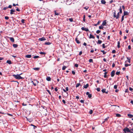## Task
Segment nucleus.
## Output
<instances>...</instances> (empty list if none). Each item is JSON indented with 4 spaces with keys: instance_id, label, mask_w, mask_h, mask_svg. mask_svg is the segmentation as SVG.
I'll return each instance as SVG.
<instances>
[{
    "instance_id": "nucleus-1",
    "label": "nucleus",
    "mask_w": 133,
    "mask_h": 133,
    "mask_svg": "<svg viewBox=\"0 0 133 133\" xmlns=\"http://www.w3.org/2000/svg\"><path fill=\"white\" fill-rule=\"evenodd\" d=\"M1 105L2 107V108L1 109V114H6V112L5 111V109L7 108V103L6 102H4L3 103H2Z\"/></svg>"
},
{
    "instance_id": "nucleus-2",
    "label": "nucleus",
    "mask_w": 133,
    "mask_h": 133,
    "mask_svg": "<svg viewBox=\"0 0 133 133\" xmlns=\"http://www.w3.org/2000/svg\"><path fill=\"white\" fill-rule=\"evenodd\" d=\"M21 74H17V75H13V76L16 79H22L23 78V77H22L20 75Z\"/></svg>"
},
{
    "instance_id": "nucleus-3",
    "label": "nucleus",
    "mask_w": 133,
    "mask_h": 133,
    "mask_svg": "<svg viewBox=\"0 0 133 133\" xmlns=\"http://www.w3.org/2000/svg\"><path fill=\"white\" fill-rule=\"evenodd\" d=\"M123 130L125 133H126V132H130L131 133H133V132L131 131V130H130V129L129 128H128L126 127L124 128V129Z\"/></svg>"
},
{
    "instance_id": "nucleus-4",
    "label": "nucleus",
    "mask_w": 133,
    "mask_h": 133,
    "mask_svg": "<svg viewBox=\"0 0 133 133\" xmlns=\"http://www.w3.org/2000/svg\"><path fill=\"white\" fill-rule=\"evenodd\" d=\"M81 29L84 31H89V30L87 28H85L83 27H82L81 28Z\"/></svg>"
},
{
    "instance_id": "nucleus-5",
    "label": "nucleus",
    "mask_w": 133,
    "mask_h": 133,
    "mask_svg": "<svg viewBox=\"0 0 133 133\" xmlns=\"http://www.w3.org/2000/svg\"><path fill=\"white\" fill-rule=\"evenodd\" d=\"M115 71L113 70L111 72V77H113L115 75Z\"/></svg>"
},
{
    "instance_id": "nucleus-6",
    "label": "nucleus",
    "mask_w": 133,
    "mask_h": 133,
    "mask_svg": "<svg viewBox=\"0 0 133 133\" xmlns=\"http://www.w3.org/2000/svg\"><path fill=\"white\" fill-rule=\"evenodd\" d=\"M8 38L10 39V41L12 42H14L15 40L14 38L13 37H8Z\"/></svg>"
},
{
    "instance_id": "nucleus-7",
    "label": "nucleus",
    "mask_w": 133,
    "mask_h": 133,
    "mask_svg": "<svg viewBox=\"0 0 133 133\" xmlns=\"http://www.w3.org/2000/svg\"><path fill=\"white\" fill-rule=\"evenodd\" d=\"M15 9H12L10 10V14L11 15L13 14V12H15Z\"/></svg>"
},
{
    "instance_id": "nucleus-8",
    "label": "nucleus",
    "mask_w": 133,
    "mask_h": 133,
    "mask_svg": "<svg viewBox=\"0 0 133 133\" xmlns=\"http://www.w3.org/2000/svg\"><path fill=\"white\" fill-rule=\"evenodd\" d=\"M119 14H120V13L119 12H118L117 15H116V17H115V18L116 19H118V18H119Z\"/></svg>"
},
{
    "instance_id": "nucleus-9",
    "label": "nucleus",
    "mask_w": 133,
    "mask_h": 133,
    "mask_svg": "<svg viewBox=\"0 0 133 133\" xmlns=\"http://www.w3.org/2000/svg\"><path fill=\"white\" fill-rule=\"evenodd\" d=\"M106 20H105L103 22L102 25L104 26L106 25Z\"/></svg>"
},
{
    "instance_id": "nucleus-10",
    "label": "nucleus",
    "mask_w": 133,
    "mask_h": 133,
    "mask_svg": "<svg viewBox=\"0 0 133 133\" xmlns=\"http://www.w3.org/2000/svg\"><path fill=\"white\" fill-rule=\"evenodd\" d=\"M39 40L40 41H42L46 40V39L44 37H43L42 38H39Z\"/></svg>"
},
{
    "instance_id": "nucleus-11",
    "label": "nucleus",
    "mask_w": 133,
    "mask_h": 133,
    "mask_svg": "<svg viewBox=\"0 0 133 133\" xmlns=\"http://www.w3.org/2000/svg\"><path fill=\"white\" fill-rule=\"evenodd\" d=\"M75 41H76V43L78 44H79L80 43V42L79 41L78 39L77 38H76L75 39Z\"/></svg>"
},
{
    "instance_id": "nucleus-12",
    "label": "nucleus",
    "mask_w": 133,
    "mask_h": 133,
    "mask_svg": "<svg viewBox=\"0 0 133 133\" xmlns=\"http://www.w3.org/2000/svg\"><path fill=\"white\" fill-rule=\"evenodd\" d=\"M63 90L64 92H66V91H68L69 90L68 87H66V90H65L64 89H63Z\"/></svg>"
},
{
    "instance_id": "nucleus-13",
    "label": "nucleus",
    "mask_w": 133,
    "mask_h": 133,
    "mask_svg": "<svg viewBox=\"0 0 133 133\" xmlns=\"http://www.w3.org/2000/svg\"><path fill=\"white\" fill-rule=\"evenodd\" d=\"M31 57V55H26L25 56V57L26 58H30Z\"/></svg>"
},
{
    "instance_id": "nucleus-14",
    "label": "nucleus",
    "mask_w": 133,
    "mask_h": 133,
    "mask_svg": "<svg viewBox=\"0 0 133 133\" xmlns=\"http://www.w3.org/2000/svg\"><path fill=\"white\" fill-rule=\"evenodd\" d=\"M123 14L124 16L128 15V12L127 11H124Z\"/></svg>"
},
{
    "instance_id": "nucleus-15",
    "label": "nucleus",
    "mask_w": 133,
    "mask_h": 133,
    "mask_svg": "<svg viewBox=\"0 0 133 133\" xmlns=\"http://www.w3.org/2000/svg\"><path fill=\"white\" fill-rule=\"evenodd\" d=\"M54 14L56 15H58L60 14V13H59L57 12L56 10L54 11Z\"/></svg>"
},
{
    "instance_id": "nucleus-16",
    "label": "nucleus",
    "mask_w": 133,
    "mask_h": 133,
    "mask_svg": "<svg viewBox=\"0 0 133 133\" xmlns=\"http://www.w3.org/2000/svg\"><path fill=\"white\" fill-rule=\"evenodd\" d=\"M114 12L113 13V16L114 18H115L116 17V11L115 10H114Z\"/></svg>"
},
{
    "instance_id": "nucleus-17",
    "label": "nucleus",
    "mask_w": 133,
    "mask_h": 133,
    "mask_svg": "<svg viewBox=\"0 0 133 133\" xmlns=\"http://www.w3.org/2000/svg\"><path fill=\"white\" fill-rule=\"evenodd\" d=\"M95 38L94 36L91 34H90V35L89 38H94V39Z\"/></svg>"
},
{
    "instance_id": "nucleus-18",
    "label": "nucleus",
    "mask_w": 133,
    "mask_h": 133,
    "mask_svg": "<svg viewBox=\"0 0 133 133\" xmlns=\"http://www.w3.org/2000/svg\"><path fill=\"white\" fill-rule=\"evenodd\" d=\"M46 80L48 81H50L51 80V78L49 77H47L46 78Z\"/></svg>"
},
{
    "instance_id": "nucleus-19",
    "label": "nucleus",
    "mask_w": 133,
    "mask_h": 133,
    "mask_svg": "<svg viewBox=\"0 0 133 133\" xmlns=\"http://www.w3.org/2000/svg\"><path fill=\"white\" fill-rule=\"evenodd\" d=\"M89 85L88 84H87L86 85H84L83 86L84 88L86 89L89 87Z\"/></svg>"
},
{
    "instance_id": "nucleus-20",
    "label": "nucleus",
    "mask_w": 133,
    "mask_h": 133,
    "mask_svg": "<svg viewBox=\"0 0 133 133\" xmlns=\"http://www.w3.org/2000/svg\"><path fill=\"white\" fill-rule=\"evenodd\" d=\"M101 3L103 4H105L106 3V2L104 0H101Z\"/></svg>"
},
{
    "instance_id": "nucleus-21",
    "label": "nucleus",
    "mask_w": 133,
    "mask_h": 133,
    "mask_svg": "<svg viewBox=\"0 0 133 133\" xmlns=\"http://www.w3.org/2000/svg\"><path fill=\"white\" fill-rule=\"evenodd\" d=\"M108 73L107 72H105L104 73V78H106L107 77V74Z\"/></svg>"
},
{
    "instance_id": "nucleus-22",
    "label": "nucleus",
    "mask_w": 133,
    "mask_h": 133,
    "mask_svg": "<svg viewBox=\"0 0 133 133\" xmlns=\"http://www.w3.org/2000/svg\"><path fill=\"white\" fill-rule=\"evenodd\" d=\"M119 10V12L120 14H122V9L121 6H120Z\"/></svg>"
},
{
    "instance_id": "nucleus-23",
    "label": "nucleus",
    "mask_w": 133,
    "mask_h": 133,
    "mask_svg": "<svg viewBox=\"0 0 133 133\" xmlns=\"http://www.w3.org/2000/svg\"><path fill=\"white\" fill-rule=\"evenodd\" d=\"M6 63L10 64H12V62L10 60L7 61Z\"/></svg>"
},
{
    "instance_id": "nucleus-24",
    "label": "nucleus",
    "mask_w": 133,
    "mask_h": 133,
    "mask_svg": "<svg viewBox=\"0 0 133 133\" xmlns=\"http://www.w3.org/2000/svg\"><path fill=\"white\" fill-rule=\"evenodd\" d=\"M13 46L15 48H16L17 47L18 45L17 44H13Z\"/></svg>"
},
{
    "instance_id": "nucleus-25",
    "label": "nucleus",
    "mask_w": 133,
    "mask_h": 133,
    "mask_svg": "<svg viewBox=\"0 0 133 133\" xmlns=\"http://www.w3.org/2000/svg\"><path fill=\"white\" fill-rule=\"evenodd\" d=\"M68 19L69 20L70 22H72L73 21V19L72 18H70L68 19L67 18L66 19V20L68 21Z\"/></svg>"
},
{
    "instance_id": "nucleus-26",
    "label": "nucleus",
    "mask_w": 133,
    "mask_h": 133,
    "mask_svg": "<svg viewBox=\"0 0 133 133\" xmlns=\"http://www.w3.org/2000/svg\"><path fill=\"white\" fill-rule=\"evenodd\" d=\"M120 42L119 41H118L117 42V47L118 48H120Z\"/></svg>"
},
{
    "instance_id": "nucleus-27",
    "label": "nucleus",
    "mask_w": 133,
    "mask_h": 133,
    "mask_svg": "<svg viewBox=\"0 0 133 133\" xmlns=\"http://www.w3.org/2000/svg\"><path fill=\"white\" fill-rule=\"evenodd\" d=\"M128 116L130 118H131L133 117V115L130 114H128Z\"/></svg>"
},
{
    "instance_id": "nucleus-28",
    "label": "nucleus",
    "mask_w": 133,
    "mask_h": 133,
    "mask_svg": "<svg viewBox=\"0 0 133 133\" xmlns=\"http://www.w3.org/2000/svg\"><path fill=\"white\" fill-rule=\"evenodd\" d=\"M103 26L101 25V26H99V29H102L103 30Z\"/></svg>"
},
{
    "instance_id": "nucleus-29",
    "label": "nucleus",
    "mask_w": 133,
    "mask_h": 133,
    "mask_svg": "<svg viewBox=\"0 0 133 133\" xmlns=\"http://www.w3.org/2000/svg\"><path fill=\"white\" fill-rule=\"evenodd\" d=\"M40 68H33V69L37 71H38L39 69Z\"/></svg>"
},
{
    "instance_id": "nucleus-30",
    "label": "nucleus",
    "mask_w": 133,
    "mask_h": 133,
    "mask_svg": "<svg viewBox=\"0 0 133 133\" xmlns=\"http://www.w3.org/2000/svg\"><path fill=\"white\" fill-rule=\"evenodd\" d=\"M100 22H101L100 21H99L97 23V24H95L94 25V26H97V25L99 24V23H100Z\"/></svg>"
},
{
    "instance_id": "nucleus-31",
    "label": "nucleus",
    "mask_w": 133,
    "mask_h": 133,
    "mask_svg": "<svg viewBox=\"0 0 133 133\" xmlns=\"http://www.w3.org/2000/svg\"><path fill=\"white\" fill-rule=\"evenodd\" d=\"M102 42V41L100 40H98V41L97 43L98 44H100Z\"/></svg>"
},
{
    "instance_id": "nucleus-32",
    "label": "nucleus",
    "mask_w": 133,
    "mask_h": 133,
    "mask_svg": "<svg viewBox=\"0 0 133 133\" xmlns=\"http://www.w3.org/2000/svg\"><path fill=\"white\" fill-rule=\"evenodd\" d=\"M116 116L118 117H120L121 116V115L118 114H116Z\"/></svg>"
},
{
    "instance_id": "nucleus-33",
    "label": "nucleus",
    "mask_w": 133,
    "mask_h": 133,
    "mask_svg": "<svg viewBox=\"0 0 133 133\" xmlns=\"http://www.w3.org/2000/svg\"><path fill=\"white\" fill-rule=\"evenodd\" d=\"M67 68V67L66 66H63V67H62V70H64L65 69Z\"/></svg>"
},
{
    "instance_id": "nucleus-34",
    "label": "nucleus",
    "mask_w": 133,
    "mask_h": 133,
    "mask_svg": "<svg viewBox=\"0 0 133 133\" xmlns=\"http://www.w3.org/2000/svg\"><path fill=\"white\" fill-rule=\"evenodd\" d=\"M51 43L50 42H46L45 43V45H50Z\"/></svg>"
},
{
    "instance_id": "nucleus-35",
    "label": "nucleus",
    "mask_w": 133,
    "mask_h": 133,
    "mask_svg": "<svg viewBox=\"0 0 133 133\" xmlns=\"http://www.w3.org/2000/svg\"><path fill=\"white\" fill-rule=\"evenodd\" d=\"M89 61L90 63H93V60L92 59H90L89 60Z\"/></svg>"
},
{
    "instance_id": "nucleus-36",
    "label": "nucleus",
    "mask_w": 133,
    "mask_h": 133,
    "mask_svg": "<svg viewBox=\"0 0 133 133\" xmlns=\"http://www.w3.org/2000/svg\"><path fill=\"white\" fill-rule=\"evenodd\" d=\"M127 58L128 60V62L129 63H130V59H131L130 58H129L128 57H127Z\"/></svg>"
},
{
    "instance_id": "nucleus-37",
    "label": "nucleus",
    "mask_w": 133,
    "mask_h": 133,
    "mask_svg": "<svg viewBox=\"0 0 133 133\" xmlns=\"http://www.w3.org/2000/svg\"><path fill=\"white\" fill-rule=\"evenodd\" d=\"M80 85V83H77L76 84V87L77 88Z\"/></svg>"
},
{
    "instance_id": "nucleus-38",
    "label": "nucleus",
    "mask_w": 133,
    "mask_h": 133,
    "mask_svg": "<svg viewBox=\"0 0 133 133\" xmlns=\"http://www.w3.org/2000/svg\"><path fill=\"white\" fill-rule=\"evenodd\" d=\"M106 90V89H103L102 90V91L103 93H105V92Z\"/></svg>"
},
{
    "instance_id": "nucleus-39",
    "label": "nucleus",
    "mask_w": 133,
    "mask_h": 133,
    "mask_svg": "<svg viewBox=\"0 0 133 133\" xmlns=\"http://www.w3.org/2000/svg\"><path fill=\"white\" fill-rule=\"evenodd\" d=\"M39 53L41 55H45L46 54V53L45 52H40Z\"/></svg>"
},
{
    "instance_id": "nucleus-40",
    "label": "nucleus",
    "mask_w": 133,
    "mask_h": 133,
    "mask_svg": "<svg viewBox=\"0 0 133 133\" xmlns=\"http://www.w3.org/2000/svg\"><path fill=\"white\" fill-rule=\"evenodd\" d=\"M88 8H89V7L88 6H86L85 7H84V9H86V10L88 9Z\"/></svg>"
},
{
    "instance_id": "nucleus-41",
    "label": "nucleus",
    "mask_w": 133,
    "mask_h": 133,
    "mask_svg": "<svg viewBox=\"0 0 133 133\" xmlns=\"http://www.w3.org/2000/svg\"><path fill=\"white\" fill-rule=\"evenodd\" d=\"M124 15H123L122 17V19H121V22H122V21L124 20Z\"/></svg>"
},
{
    "instance_id": "nucleus-42",
    "label": "nucleus",
    "mask_w": 133,
    "mask_h": 133,
    "mask_svg": "<svg viewBox=\"0 0 133 133\" xmlns=\"http://www.w3.org/2000/svg\"><path fill=\"white\" fill-rule=\"evenodd\" d=\"M101 51L103 52V54H105L106 53V52H105L104 50H101Z\"/></svg>"
},
{
    "instance_id": "nucleus-43",
    "label": "nucleus",
    "mask_w": 133,
    "mask_h": 133,
    "mask_svg": "<svg viewBox=\"0 0 133 133\" xmlns=\"http://www.w3.org/2000/svg\"><path fill=\"white\" fill-rule=\"evenodd\" d=\"M39 56H35L33 58H39Z\"/></svg>"
},
{
    "instance_id": "nucleus-44",
    "label": "nucleus",
    "mask_w": 133,
    "mask_h": 133,
    "mask_svg": "<svg viewBox=\"0 0 133 133\" xmlns=\"http://www.w3.org/2000/svg\"><path fill=\"white\" fill-rule=\"evenodd\" d=\"M46 91L49 93V94L51 95V93L50 92V91L48 90H47Z\"/></svg>"
},
{
    "instance_id": "nucleus-45",
    "label": "nucleus",
    "mask_w": 133,
    "mask_h": 133,
    "mask_svg": "<svg viewBox=\"0 0 133 133\" xmlns=\"http://www.w3.org/2000/svg\"><path fill=\"white\" fill-rule=\"evenodd\" d=\"M88 96L89 98H91L92 97L91 94H89V95H88Z\"/></svg>"
},
{
    "instance_id": "nucleus-46",
    "label": "nucleus",
    "mask_w": 133,
    "mask_h": 133,
    "mask_svg": "<svg viewBox=\"0 0 133 133\" xmlns=\"http://www.w3.org/2000/svg\"><path fill=\"white\" fill-rule=\"evenodd\" d=\"M100 32H101L100 30H98L96 31V32L97 34H98Z\"/></svg>"
},
{
    "instance_id": "nucleus-47",
    "label": "nucleus",
    "mask_w": 133,
    "mask_h": 133,
    "mask_svg": "<svg viewBox=\"0 0 133 133\" xmlns=\"http://www.w3.org/2000/svg\"><path fill=\"white\" fill-rule=\"evenodd\" d=\"M93 112V111L92 110H91L89 111V113L90 114H91Z\"/></svg>"
},
{
    "instance_id": "nucleus-48",
    "label": "nucleus",
    "mask_w": 133,
    "mask_h": 133,
    "mask_svg": "<svg viewBox=\"0 0 133 133\" xmlns=\"http://www.w3.org/2000/svg\"><path fill=\"white\" fill-rule=\"evenodd\" d=\"M25 21V20L24 19H22L21 21V22L22 23H24Z\"/></svg>"
},
{
    "instance_id": "nucleus-49",
    "label": "nucleus",
    "mask_w": 133,
    "mask_h": 133,
    "mask_svg": "<svg viewBox=\"0 0 133 133\" xmlns=\"http://www.w3.org/2000/svg\"><path fill=\"white\" fill-rule=\"evenodd\" d=\"M9 18V17L7 16H5V19L6 20H8Z\"/></svg>"
},
{
    "instance_id": "nucleus-50",
    "label": "nucleus",
    "mask_w": 133,
    "mask_h": 133,
    "mask_svg": "<svg viewBox=\"0 0 133 133\" xmlns=\"http://www.w3.org/2000/svg\"><path fill=\"white\" fill-rule=\"evenodd\" d=\"M116 52V51L115 50H114L112 51V53L113 54L115 53Z\"/></svg>"
},
{
    "instance_id": "nucleus-51",
    "label": "nucleus",
    "mask_w": 133,
    "mask_h": 133,
    "mask_svg": "<svg viewBox=\"0 0 133 133\" xmlns=\"http://www.w3.org/2000/svg\"><path fill=\"white\" fill-rule=\"evenodd\" d=\"M130 65L128 64H125V67H127L128 66H130Z\"/></svg>"
},
{
    "instance_id": "nucleus-52",
    "label": "nucleus",
    "mask_w": 133,
    "mask_h": 133,
    "mask_svg": "<svg viewBox=\"0 0 133 133\" xmlns=\"http://www.w3.org/2000/svg\"><path fill=\"white\" fill-rule=\"evenodd\" d=\"M109 119V117H107L105 118V120L103 122V123H104L105 121H107Z\"/></svg>"
},
{
    "instance_id": "nucleus-53",
    "label": "nucleus",
    "mask_w": 133,
    "mask_h": 133,
    "mask_svg": "<svg viewBox=\"0 0 133 133\" xmlns=\"http://www.w3.org/2000/svg\"><path fill=\"white\" fill-rule=\"evenodd\" d=\"M120 74V72L119 71L117 72L116 73V74L117 75H119Z\"/></svg>"
},
{
    "instance_id": "nucleus-54",
    "label": "nucleus",
    "mask_w": 133,
    "mask_h": 133,
    "mask_svg": "<svg viewBox=\"0 0 133 133\" xmlns=\"http://www.w3.org/2000/svg\"><path fill=\"white\" fill-rule=\"evenodd\" d=\"M117 88V85H115L114 86V88L115 89H116Z\"/></svg>"
},
{
    "instance_id": "nucleus-55",
    "label": "nucleus",
    "mask_w": 133,
    "mask_h": 133,
    "mask_svg": "<svg viewBox=\"0 0 133 133\" xmlns=\"http://www.w3.org/2000/svg\"><path fill=\"white\" fill-rule=\"evenodd\" d=\"M31 125H32V126H34V129H35V128H37L36 126H35V125H33V124H31Z\"/></svg>"
},
{
    "instance_id": "nucleus-56",
    "label": "nucleus",
    "mask_w": 133,
    "mask_h": 133,
    "mask_svg": "<svg viewBox=\"0 0 133 133\" xmlns=\"http://www.w3.org/2000/svg\"><path fill=\"white\" fill-rule=\"evenodd\" d=\"M72 73L73 75H75V71L74 70L72 71Z\"/></svg>"
},
{
    "instance_id": "nucleus-57",
    "label": "nucleus",
    "mask_w": 133,
    "mask_h": 133,
    "mask_svg": "<svg viewBox=\"0 0 133 133\" xmlns=\"http://www.w3.org/2000/svg\"><path fill=\"white\" fill-rule=\"evenodd\" d=\"M31 83H32L34 86H35L36 85V83H34L33 81H31Z\"/></svg>"
},
{
    "instance_id": "nucleus-58",
    "label": "nucleus",
    "mask_w": 133,
    "mask_h": 133,
    "mask_svg": "<svg viewBox=\"0 0 133 133\" xmlns=\"http://www.w3.org/2000/svg\"><path fill=\"white\" fill-rule=\"evenodd\" d=\"M12 6L11 5H9V6H8V8H12Z\"/></svg>"
},
{
    "instance_id": "nucleus-59",
    "label": "nucleus",
    "mask_w": 133,
    "mask_h": 133,
    "mask_svg": "<svg viewBox=\"0 0 133 133\" xmlns=\"http://www.w3.org/2000/svg\"><path fill=\"white\" fill-rule=\"evenodd\" d=\"M16 10L18 11H20V9L18 7H17V8L16 9Z\"/></svg>"
},
{
    "instance_id": "nucleus-60",
    "label": "nucleus",
    "mask_w": 133,
    "mask_h": 133,
    "mask_svg": "<svg viewBox=\"0 0 133 133\" xmlns=\"http://www.w3.org/2000/svg\"><path fill=\"white\" fill-rule=\"evenodd\" d=\"M105 47H106V46H105L104 44H102L103 48H105Z\"/></svg>"
},
{
    "instance_id": "nucleus-61",
    "label": "nucleus",
    "mask_w": 133,
    "mask_h": 133,
    "mask_svg": "<svg viewBox=\"0 0 133 133\" xmlns=\"http://www.w3.org/2000/svg\"><path fill=\"white\" fill-rule=\"evenodd\" d=\"M115 66V64L114 63H113L112 64V68H114Z\"/></svg>"
},
{
    "instance_id": "nucleus-62",
    "label": "nucleus",
    "mask_w": 133,
    "mask_h": 133,
    "mask_svg": "<svg viewBox=\"0 0 133 133\" xmlns=\"http://www.w3.org/2000/svg\"><path fill=\"white\" fill-rule=\"evenodd\" d=\"M78 66V64H75V66L76 67H77Z\"/></svg>"
},
{
    "instance_id": "nucleus-63",
    "label": "nucleus",
    "mask_w": 133,
    "mask_h": 133,
    "mask_svg": "<svg viewBox=\"0 0 133 133\" xmlns=\"http://www.w3.org/2000/svg\"><path fill=\"white\" fill-rule=\"evenodd\" d=\"M62 102L64 104H65L66 102L64 100V99L62 101Z\"/></svg>"
},
{
    "instance_id": "nucleus-64",
    "label": "nucleus",
    "mask_w": 133,
    "mask_h": 133,
    "mask_svg": "<svg viewBox=\"0 0 133 133\" xmlns=\"http://www.w3.org/2000/svg\"><path fill=\"white\" fill-rule=\"evenodd\" d=\"M96 89H97V90L98 91H100V88H97Z\"/></svg>"
}]
</instances>
